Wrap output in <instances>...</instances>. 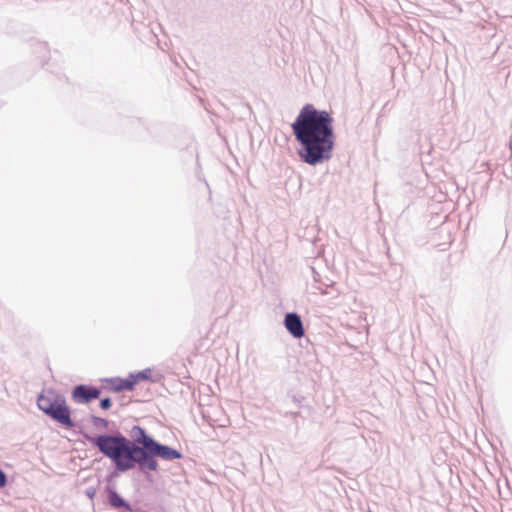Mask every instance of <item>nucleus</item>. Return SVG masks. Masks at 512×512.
Wrapping results in <instances>:
<instances>
[{
	"instance_id": "1",
	"label": "nucleus",
	"mask_w": 512,
	"mask_h": 512,
	"mask_svg": "<svg viewBox=\"0 0 512 512\" xmlns=\"http://www.w3.org/2000/svg\"><path fill=\"white\" fill-rule=\"evenodd\" d=\"M38 409L52 421L60 424L67 430H76L92 446L96 447L100 453L111 460L114 469L106 475L105 486L112 485L116 488L114 479L121 473L137 468L138 461L129 444V438L116 429L112 433H102L92 435L86 432L76 421L72 419L71 407L67 404L66 398L60 392L49 388L42 390L36 398Z\"/></svg>"
},
{
	"instance_id": "2",
	"label": "nucleus",
	"mask_w": 512,
	"mask_h": 512,
	"mask_svg": "<svg viewBox=\"0 0 512 512\" xmlns=\"http://www.w3.org/2000/svg\"><path fill=\"white\" fill-rule=\"evenodd\" d=\"M292 135L301 162L317 166L330 160L335 147L334 118L331 112L306 103L291 123Z\"/></svg>"
},
{
	"instance_id": "3",
	"label": "nucleus",
	"mask_w": 512,
	"mask_h": 512,
	"mask_svg": "<svg viewBox=\"0 0 512 512\" xmlns=\"http://www.w3.org/2000/svg\"><path fill=\"white\" fill-rule=\"evenodd\" d=\"M129 444L138 461L139 472L147 480L150 479V472L159 470L158 459L174 461L184 457L180 450L156 440L140 425L132 426Z\"/></svg>"
},
{
	"instance_id": "4",
	"label": "nucleus",
	"mask_w": 512,
	"mask_h": 512,
	"mask_svg": "<svg viewBox=\"0 0 512 512\" xmlns=\"http://www.w3.org/2000/svg\"><path fill=\"white\" fill-rule=\"evenodd\" d=\"M103 389L101 386L80 383L72 387L70 397L74 403L86 405L99 399Z\"/></svg>"
},
{
	"instance_id": "5",
	"label": "nucleus",
	"mask_w": 512,
	"mask_h": 512,
	"mask_svg": "<svg viewBox=\"0 0 512 512\" xmlns=\"http://www.w3.org/2000/svg\"><path fill=\"white\" fill-rule=\"evenodd\" d=\"M101 495L103 497V504L109 506L113 510L117 512H134L131 503L126 500L112 485L104 486Z\"/></svg>"
},
{
	"instance_id": "6",
	"label": "nucleus",
	"mask_w": 512,
	"mask_h": 512,
	"mask_svg": "<svg viewBox=\"0 0 512 512\" xmlns=\"http://www.w3.org/2000/svg\"><path fill=\"white\" fill-rule=\"evenodd\" d=\"M283 324L287 332L295 339L305 336V328L301 316L297 312H287Z\"/></svg>"
},
{
	"instance_id": "7",
	"label": "nucleus",
	"mask_w": 512,
	"mask_h": 512,
	"mask_svg": "<svg viewBox=\"0 0 512 512\" xmlns=\"http://www.w3.org/2000/svg\"><path fill=\"white\" fill-rule=\"evenodd\" d=\"M101 381L107 384V386L103 387V388L107 389L113 393H122V392H126V391L130 392L135 389L129 375L126 378L116 376V377L104 378V379H101Z\"/></svg>"
},
{
	"instance_id": "8",
	"label": "nucleus",
	"mask_w": 512,
	"mask_h": 512,
	"mask_svg": "<svg viewBox=\"0 0 512 512\" xmlns=\"http://www.w3.org/2000/svg\"><path fill=\"white\" fill-rule=\"evenodd\" d=\"M128 375L132 380L134 388L136 387L137 384H139L142 381L159 383L163 378V375L161 373H154L153 369L151 368H145L137 372H130Z\"/></svg>"
},
{
	"instance_id": "9",
	"label": "nucleus",
	"mask_w": 512,
	"mask_h": 512,
	"mask_svg": "<svg viewBox=\"0 0 512 512\" xmlns=\"http://www.w3.org/2000/svg\"><path fill=\"white\" fill-rule=\"evenodd\" d=\"M354 332L356 334V339L354 338V341L359 343L367 341L369 334V323L366 317L362 315V313H360L357 317V324H354Z\"/></svg>"
},
{
	"instance_id": "10",
	"label": "nucleus",
	"mask_w": 512,
	"mask_h": 512,
	"mask_svg": "<svg viewBox=\"0 0 512 512\" xmlns=\"http://www.w3.org/2000/svg\"><path fill=\"white\" fill-rule=\"evenodd\" d=\"M90 422L97 430L108 429L110 424V421L108 419L96 415L90 416Z\"/></svg>"
},
{
	"instance_id": "11",
	"label": "nucleus",
	"mask_w": 512,
	"mask_h": 512,
	"mask_svg": "<svg viewBox=\"0 0 512 512\" xmlns=\"http://www.w3.org/2000/svg\"><path fill=\"white\" fill-rule=\"evenodd\" d=\"M112 405H113V402H112L111 397L99 398V407L102 410L107 411L112 407Z\"/></svg>"
},
{
	"instance_id": "12",
	"label": "nucleus",
	"mask_w": 512,
	"mask_h": 512,
	"mask_svg": "<svg viewBox=\"0 0 512 512\" xmlns=\"http://www.w3.org/2000/svg\"><path fill=\"white\" fill-rule=\"evenodd\" d=\"M304 400H305V397L302 395H293L292 396L293 403H295L298 407L310 410L311 409L310 406H306V405L302 404Z\"/></svg>"
},
{
	"instance_id": "13",
	"label": "nucleus",
	"mask_w": 512,
	"mask_h": 512,
	"mask_svg": "<svg viewBox=\"0 0 512 512\" xmlns=\"http://www.w3.org/2000/svg\"><path fill=\"white\" fill-rule=\"evenodd\" d=\"M8 485V475L6 472L0 467V489L5 488Z\"/></svg>"
},
{
	"instance_id": "14",
	"label": "nucleus",
	"mask_w": 512,
	"mask_h": 512,
	"mask_svg": "<svg viewBox=\"0 0 512 512\" xmlns=\"http://www.w3.org/2000/svg\"><path fill=\"white\" fill-rule=\"evenodd\" d=\"M86 497L90 500H93L97 493V488L94 486L87 487L84 491Z\"/></svg>"
},
{
	"instance_id": "15",
	"label": "nucleus",
	"mask_w": 512,
	"mask_h": 512,
	"mask_svg": "<svg viewBox=\"0 0 512 512\" xmlns=\"http://www.w3.org/2000/svg\"><path fill=\"white\" fill-rule=\"evenodd\" d=\"M353 9H354V11H357L360 14H362V12L367 13V9L359 2L354 3Z\"/></svg>"
},
{
	"instance_id": "16",
	"label": "nucleus",
	"mask_w": 512,
	"mask_h": 512,
	"mask_svg": "<svg viewBox=\"0 0 512 512\" xmlns=\"http://www.w3.org/2000/svg\"><path fill=\"white\" fill-rule=\"evenodd\" d=\"M310 270L313 275V279L315 280V282H318L320 275L315 271V269L313 267H310Z\"/></svg>"
},
{
	"instance_id": "17",
	"label": "nucleus",
	"mask_w": 512,
	"mask_h": 512,
	"mask_svg": "<svg viewBox=\"0 0 512 512\" xmlns=\"http://www.w3.org/2000/svg\"><path fill=\"white\" fill-rule=\"evenodd\" d=\"M285 415H286V416H288V415H289V416H291V417L296 418V417L300 416V415H301V413H300L299 411H296V412H287Z\"/></svg>"
}]
</instances>
